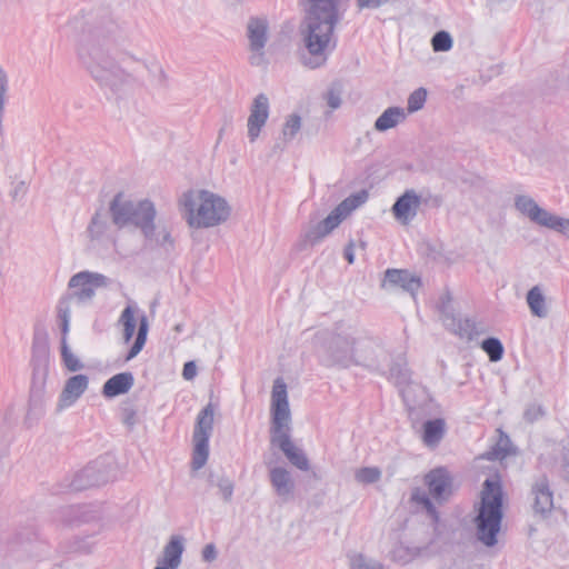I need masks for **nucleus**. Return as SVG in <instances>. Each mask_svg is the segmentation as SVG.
I'll list each match as a JSON object with an SVG mask.
<instances>
[{"label":"nucleus","mask_w":569,"mask_h":569,"mask_svg":"<svg viewBox=\"0 0 569 569\" xmlns=\"http://www.w3.org/2000/svg\"><path fill=\"white\" fill-rule=\"evenodd\" d=\"M356 477L359 482L370 483L380 478V471L377 468H362L357 471Z\"/></svg>","instance_id":"obj_30"},{"label":"nucleus","mask_w":569,"mask_h":569,"mask_svg":"<svg viewBox=\"0 0 569 569\" xmlns=\"http://www.w3.org/2000/svg\"><path fill=\"white\" fill-rule=\"evenodd\" d=\"M106 284L107 279L102 274L87 271L74 274L69 281V287L76 289V296L81 299L92 297L96 289Z\"/></svg>","instance_id":"obj_9"},{"label":"nucleus","mask_w":569,"mask_h":569,"mask_svg":"<svg viewBox=\"0 0 569 569\" xmlns=\"http://www.w3.org/2000/svg\"><path fill=\"white\" fill-rule=\"evenodd\" d=\"M481 348L493 362L499 361L502 358L503 347L501 342L496 338H488L483 340Z\"/></svg>","instance_id":"obj_25"},{"label":"nucleus","mask_w":569,"mask_h":569,"mask_svg":"<svg viewBox=\"0 0 569 569\" xmlns=\"http://www.w3.org/2000/svg\"><path fill=\"white\" fill-rule=\"evenodd\" d=\"M446 431L443 419L428 420L422 426V441L428 447H436L442 439Z\"/></svg>","instance_id":"obj_15"},{"label":"nucleus","mask_w":569,"mask_h":569,"mask_svg":"<svg viewBox=\"0 0 569 569\" xmlns=\"http://www.w3.org/2000/svg\"><path fill=\"white\" fill-rule=\"evenodd\" d=\"M502 491L500 479H487L481 493V505L477 517V529L479 539L487 546L497 542V533L500 530L502 518Z\"/></svg>","instance_id":"obj_4"},{"label":"nucleus","mask_w":569,"mask_h":569,"mask_svg":"<svg viewBox=\"0 0 569 569\" xmlns=\"http://www.w3.org/2000/svg\"><path fill=\"white\" fill-rule=\"evenodd\" d=\"M203 559L211 561L216 558V548L213 545H207L202 551Z\"/></svg>","instance_id":"obj_36"},{"label":"nucleus","mask_w":569,"mask_h":569,"mask_svg":"<svg viewBox=\"0 0 569 569\" xmlns=\"http://www.w3.org/2000/svg\"><path fill=\"white\" fill-rule=\"evenodd\" d=\"M346 258H347L349 263L353 262V254H352V251L350 249L346 250Z\"/></svg>","instance_id":"obj_39"},{"label":"nucleus","mask_w":569,"mask_h":569,"mask_svg":"<svg viewBox=\"0 0 569 569\" xmlns=\"http://www.w3.org/2000/svg\"><path fill=\"white\" fill-rule=\"evenodd\" d=\"M271 483L279 495L289 493L291 479L289 472L283 468H274L270 472Z\"/></svg>","instance_id":"obj_22"},{"label":"nucleus","mask_w":569,"mask_h":569,"mask_svg":"<svg viewBox=\"0 0 569 569\" xmlns=\"http://www.w3.org/2000/svg\"><path fill=\"white\" fill-rule=\"evenodd\" d=\"M69 316H70L69 298H62L58 306V317L61 322V328H62L63 335H67L68 330H69Z\"/></svg>","instance_id":"obj_29"},{"label":"nucleus","mask_w":569,"mask_h":569,"mask_svg":"<svg viewBox=\"0 0 569 569\" xmlns=\"http://www.w3.org/2000/svg\"><path fill=\"white\" fill-rule=\"evenodd\" d=\"M425 482L430 495L437 500L445 499L452 491V479L445 468H436L428 472Z\"/></svg>","instance_id":"obj_10"},{"label":"nucleus","mask_w":569,"mask_h":569,"mask_svg":"<svg viewBox=\"0 0 569 569\" xmlns=\"http://www.w3.org/2000/svg\"><path fill=\"white\" fill-rule=\"evenodd\" d=\"M431 43L435 51H448L452 47V40L446 31L437 32Z\"/></svg>","instance_id":"obj_28"},{"label":"nucleus","mask_w":569,"mask_h":569,"mask_svg":"<svg viewBox=\"0 0 569 569\" xmlns=\"http://www.w3.org/2000/svg\"><path fill=\"white\" fill-rule=\"evenodd\" d=\"M366 199V192L345 199L315 230L306 236V240L315 243L329 234L352 210L362 204Z\"/></svg>","instance_id":"obj_7"},{"label":"nucleus","mask_w":569,"mask_h":569,"mask_svg":"<svg viewBox=\"0 0 569 569\" xmlns=\"http://www.w3.org/2000/svg\"><path fill=\"white\" fill-rule=\"evenodd\" d=\"M194 448L192 453V467L193 469L202 468L208 459L209 448L208 440L204 438L193 439Z\"/></svg>","instance_id":"obj_24"},{"label":"nucleus","mask_w":569,"mask_h":569,"mask_svg":"<svg viewBox=\"0 0 569 569\" xmlns=\"http://www.w3.org/2000/svg\"><path fill=\"white\" fill-rule=\"evenodd\" d=\"M154 569H168V568H163V567L159 566V567H156Z\"/></svg>","instance_id":"obj_41"},{"label":"nucleus","mask_w":569,"mask_h":569,"mask_svg":"<svg viewBox=\"0 0 569 569\" xmlns=\"http://www.w3.org/2000/svg\"><path fill=\"white\" fill-rule=\"evenodd\" d=\"M517 208L525 214H527L532 221L548 227V228H559L563 224L562 219L546 210L538 207V204L530 198L519 197L516 201Z\"/></svg>","instance_id":"obj_8"},{"label":"nucleus","mask_w":569,"mask_h":569,"mask_svg":"<svg viewBox=\"0 0 569 569\" xmlns=\"http://www.w3.org/2000/svg\"><path fill=\"white\" fill-rule=\"evenodd\" d=\"M398 286L407 291L416 292L421 283L420 279L406 270L390 269L386 271L383 286Z\"/></svg>","instance_id":"obj_13"},{"label":"nucleus","mask_w":569,"mask_h":569,"mask_svg":"<svg viewBox=\"0 0 569 569\" xmlns=\"http://www.w3.org/2000/svg\"><path fill=\"white\" fill-rule=\"evenodd\" d=\"M271 411V443L279 447L293 466L307 470L308 459L289 437L290 410L287 387L281 379H277L273 385Z\"/></svg>","instance_id":"obj_1"},{"label":"nucleus","mask_w":569,"mask_h":569,"mask_svg":"<svg viewBox=\"0 0 569 569\" xmlns=\"http://www.w3.org/2000/svg\"><path fill=\"white\" fill-rule=\"evenodd\" d=\"M182 204L187 222L194 228L217 226L229 216V207L224 199L207 190H191L184 193Z\"/></svg>","instance_id":"obj_3"},{"label":"nucleus","mask_w":569,"mask_h":569,"mask_svg":"<svg viewBox=\"0 0 569 569\" xmlns=\"http://www.w3.org/2000/svg\"><path fill=\"white\" fill-rule=\"evenodd\" d=\"M420 206V198L412 190L406 191L392 206L395 218L403 224H408L416 216Z\"/></svg>","instance_id":"obj_12"},{"label":"nucleus","mask_w":569,"mask_h":569,"mask_svg":"<svg viewBox=\"0 0 569 569\" xmlns=\"http://www.w3.org/2000/svg\"><path fill=\"white\" fill-rule=\"evenodd\" d=\"M61 355L63 363L69 371H77L82 367L79 359L69 350L64 339L62 341Z\"/></svg>","instance_id":"obj_27"},{"label":"nucleus","mask_w":569,"mask_h":569,"mask_svg":"<svg viewBox=\"0 0 569 569\" xmlns=\"http://www.w3.org/2000/svg\"><path fill=\"white\" fill-rule=\"evenodd\" d=\"M563 224L559 228H553L562 233H569V220L562 219Z\"/></svg>","instance_id":"obj_38"},{"label":"nucleus","mask_w":569,"mask_h":569,"mask_svg":"<svg viewBox=\"0 0 569 569\" xmlns=\"http://www.w3.org/2000/svg\"><path fill=\"white\" fill-rule=\"evenodd\" d=\"M183 551L182 541L180 537H172L163 551V559L161 561L163 568L177 569L181 562V555Z\"/></svg>","instance_id":"obj_17"},{"label":"nucleus","mask_w":569,"mask_h":569,"mask_svg":"<svg viewBox=\"0 0 569 569\" xmlns=\"http://www.w3.org/2000/svg\"><path fill=\"white\" fill-rule=\"evenodd\" d=\"M269 116V102L264 94H259L251 107L248 119V133L251 140L258 138L261 128L264 126Z\"/></svg>","instance_id":"obj_11"},{"label":"nucleus","mask_w":569,"mask_h":569,"mask_svg":"<svg viewBox=\"0 0 569 569\" xmlns=\"http://www.w3.org/2000/svg\"><path fill=\"white\" fill-rule=\"evenodd\" d=\"M88 387V378L83 375H77L68 379L62 398L66 402H73L78 399Z\"/></svg>","instance_id":"obj_20"},{"label":"nucleus","mask_w":569,"mask_h":569,"mask_svg":"<svg viewBox=\"0 0 569 569\" xmlns=\"http://www.w3.org/2000/svg\"><path fill=\"white\" fill-rule=\"evenodd\" d=\"M386 0H358L359 8H377Z\"/></svg>","instance_id":"obj_35"},{"label":"nucleus","mask_w":569,"mask_h":569,"mask_svg":"<svg viewBox=\"0 0 569 569\" xmlns=\"http://www.w3.org/2000/svg\"><path fill=\"white\" fill-rule=\"evenodd\" d=\"M3 80V74H2V71L0 70V81Z\"/></svg>","instance_id":"obj_40"},{"label":"nucleus","mask_w":569,"mask_h":569,"mask_svg":"<svg viewBox=\"0 0 569 569\" xmlns=\"http://www.w3.org/2000/svg\"><path fill=\"white\" fill-rule=\"evenodd\" d=\"M267 34V22L260 19H251L248 26V37L252 50L259 51L263 48Z\"/></svg>","instance_id":"obj_19"},{"label":"nucleus","mask_w":569,"mask_h":569,"mask_svg":"<svg viewBox=\"0 0 569 569\" xmlns=\"http://www.w3.org/2000/svg\"><path fill=\"white\" fill-rule=\"evenodd\" d=\"M122 198V194H118L111 206L114 223L119 227L133 223L147 234L153 228L152 222L156 217L153 204L148 200L133 204L131 202H123Z\"/></svg>","instance_id":"obj_5"},{"label":"nucleus","mask_w":569,"mask_h":569,"mask_svg":"<svg viewBox=\"0 0 569 569\" xmlns=\"http://www.w3.org/2000/svg\"><path fill=\"white\" fill-rule=\"evenodd\" d=\"M527 302L531 312L541 318L547 315L545 297L538 287H533L527 295Z\"/></svg>","instance_id":"obj_23"},{"label":"nucleus","mask_w":569,"mask_h":569,"mask_svg":"<svg viewBox=\"0 0 569 569\" xmlns=\"http://www.w3.org/2000/svg\"><path fill=\"white\" fill-rule=\"evenodd\" d=\"M133 377L130 372H122L111 377L103 386V395L112 398L130 390Z\"/></svg>","instance_id":"obj_14"},{"label":"nucleus","mask_w":569,"mask_h":569,"mask_svg":"<svg viewBox=\"0 0 569 569\" xmlns=\"http://www.w3.org/2000/svg\"><path fill=\"white\" fill-rule=\"evenodd\" d=\"M214 419V408L209 403L197 417L193 439L204 438L209 440Z\"/></svg>","instance_id":"obj_16"},{"label":"nucleus","mask_w":569,"mask_h":569,"mask_svg":"<svg viewBox=\"0 0 569 569\" xmlns=\"http://www.w3.org/2000/svg\"><path fill=\"white\" fill-rule=\"evenodd\" d=\"M351 569H382L378 562L367 561L362 555H356L351 559Z\"/></svg>","instance_id":"obj_31"},{"label":"nucleus","mask_w":569,"mask_h":569,"mask_svg":"<svg viewBox=\"0 0 569 569\" xmlns=\"http://www.w3.org/2000/svg\"><path fill=\"white\" fill-rule=\"evenodd\" d=\"M405 119V112L400 108L387 109L376 121V129L380 131L393 128L398 122Z\"/></svg>","instance_id":"obj_21"},{"label":"nucleus","mask_w":569,"mask_h":569,"mask_svg":"<svg viewBox=\"0 0 569 569\" xmlns=\"http://www.w3.org/2000/svg\"><path fill=\"white\" fill-rule=\"evenodd\" d=\"M307 13L308 32L306 46L313 56L322 54L330 46L333 26L337 21L335 0H309Z\"/></svg>","instance_id":"obj_2"},{"label":"nucleus","mask_w":569,"mask_h":569,"mask_svg":"<svg viewBox=\"0 0 569 569\" xmlns=\"http://www.w3.org/2000/svg\"><path fill=\"white\" fill-rule=\"evenodd\" d=\"M119 322L122 326L126 342H129L133 338L137 330L136 340L127 357V359H131L136 357L146 345L149 330L148 319L136 306L128 305L121 312Z\"/></svg>","instance_id":"obj_6"},{"label":"nucleus","mask_w":569,"mask_h":569,"mask_svg":"<svg viewBox=\"0 0 569 569\" xmlns=\"http://www.w3.org/2000/svg\"><path fill=\"white\" fill-rule=\"evenodd\" d=\"M427 99V91L423 88L415 90L408 99V111L415 112L420 110Z\"/></svg>","instance_id":"obj_26"},{"label":"nucleus","mask_w":569,"mask_h":569,"mask_svg":"<svg viewBox=\"0 0 569 569\" xmlns=\"http://www.w3.org/2000/svg\"><path fill=\"white\" fill-rule=\"evenodd\" d=\"M197 375V367L192 361L184 363L182 376L187 380H191Z\"/></svg>","instance_id":"obj_34"},{"label":"nucleus","mask_w":569,"mask_h":569,"mask_svg":"<svg viewBox=\"0 0 569 569\" xmlns=\"http://www.w3.org/2000/svg\"><path fill=\"white\" fill-rule=\"evenodd\" d=\"M327 101H328V104L332 108V109H336L340 106V98L337 93L335 92H329L328 97H327Z\"/></svg>","instance_id":"obj_37"},{"label":"nucleus","mask_w":569,"mask_h":569,"mask_svg":"<svg viewBox=\"0 0 569 569\" xmlns=\"http://www.w3.org/2000/svg\"><path fill=\"white\" fill-rule=\"evenodd\" d=\"M535 502L533 509L539 513H546L552 509V493L547 481L538 482L533 488Z\"/></svg>","instance_id":"obj_18"},{"label":"nucleus","mask_w":569,"mask_h":569,"mask_svg":"<svg viewBox=\"0 0 569 569\" xmlns=\"http://www.w3.org/2000/svg\"><path fill=\"white\" fill-rule=\"evenodd\" d=\"M412 500H415L416 502L420 503L423 506V508H426V510L433 515L435 513V509H433V506L432 503L430 502V500L423 496V495H420L418 492L413 493L412 496Z\"/></svg>","instance_id":"obj_33"},{"label":"nucleus","mask_w":569,"mask_h":569,"mask_svg":"<svg viewBox=\"0 0 569 569\" xmlns=\"http://www.w3.org/2000/svg\"><path fill=\"white\" fill-rule=\"evenodd\" d=\"M300 118L298 116H291L284 126L283 132L286 136H295L300 129Z\"/></svg>","instance_id":"obj_32"}]
</instances>
